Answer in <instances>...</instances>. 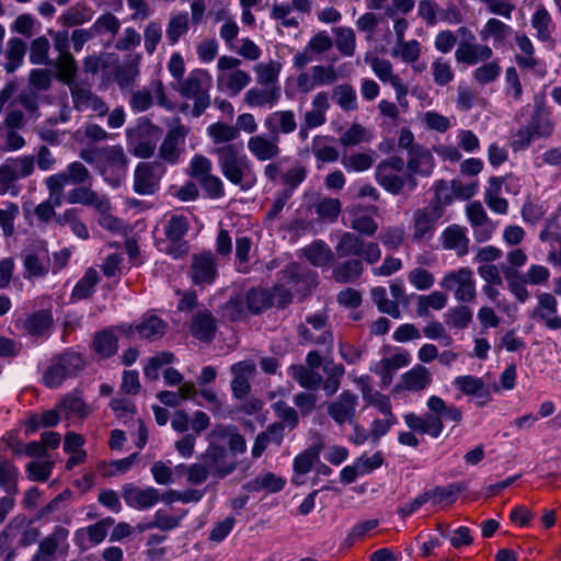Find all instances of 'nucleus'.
<instances>
[{"label": "nucleus", "instance_id": "20", "mask_svg": "<svg viewBox=\"0 0 561 561\" xmlns=\"http://www.w3.org/2000/svg\"><path fill=\"white\" fill-rule=\"evenodd\" d=\"M357 404L358 397L355 393L345 390L336 398V400L328 405V414L339 425L346 422L352 423L355 417Z\"/></svg>", "mask_w": 561, "mask_h": 561}, {"label": "nucleus", "instance_id": "21", "mask_svg": "<svg viewBox=\"0 0 561 561\" xmlns=\"http://www.w3.org/2000/svg\"><path fill=\"white\" fill-rule=\"evenodd\" d=\"M92 179L88 168L79 162H71L65 172L53 174L46 181L53 186H59V192L64 195V188L67 184L81 185L90 182Z\"/></svg>", "mask_w": 561, "mask_h": 561}, {"label": "nucleus", "instance_id": "9", "mask_svg": "<svg viewBox=\"0 0 561 561\" xmlns=\"http://www.w3.org/2000/svg\"><path fill=\"white\" fill-rule=\"evenodd\" d=\"M190 228L188 219L183 215H172L164 226V234L168 240V245L164 252L174 257L180 259L185 256L190 247L187 241L184 240Z\"/></svg>", "mask_w": 561, "mask_h": 561}, {"label": "nucleus", "instance_id": "38", "mask_svg": "<svg viewBox=\"0 0 561 561\" xmlns=\"http://www.w3.org/2000/svg\"><path fill=\"white\" fill-rule=\"evenodd\" d=\"M167 323L154 314L144 316L141 321L136 324V332L140 339L158 340L164 335Z\"/></svg>", "mask_w": 561, "mask_h": 561}, {"label": "nucleus", "instance_id": "7", "mask_svg": "<svg viewBox=\"0 0 561 561\" xmlns=\"http://www.w3.org/2000/svg\"><path fill=\"white\" fill-rule=\"evenodd\" d=\"M207 448L201 455V460H204L211 477L224 479L230 476L238 467L236 457L229 454L225 445L209 439V435H207Z\"/></svg>", "mask_w": 561, "mask_h": 561}, {"label": "nucleus", "instance_id": "52", "mask_svg": "<svg viewBox=\"0 0 561 561\" xmlns=\"http://www.w3.org/2000/svg\"><path fill=\"white\" fill-rule=\"evenodd\" d=\"M512 32L513 30L510 25H506L502 21L492 18L485 23L480 34L483 39L493 37L495 43H503L505 38L512 34Z\"/></svg>", "mask_w": 561, "mask_h": 561}, {"label": "nucleus", "instance_id": "1", "mask_svg": "<svg viewBox=\"0 0 561 561\" xmlns=\"http://www.w3.org/2000/svg\"><path fill=\"white\" fill-rule=\"evenodd\" d=\"M208 135L215 144H226L213 149L218 157V164L224 176L241 191H249L256 184V176L245 157L240 156L236 145L227 144L238 138L239 131L234 126L225 123L211 124Z\"/></svg>", "mask_w": 561, "mask_h": 561}, {"label": "nucleus", "instance_id": "47", "mask_svg": "<svg viewBox=\"0 0 561 561\" xmlns=\"http://www.w3.org/2000/svg\"><path fill=\"white\" fill-rule=\"evenodd\" d=\"M304 255L313 266H325L333 256L329 245L322 240L314 241L304 249Z\"/></svg>", "mask_w": 561, "mask_h": 561}, {"label": "nucleus", "instance_id": "2", "mask_svg": "<svg viewBox=\"0 0 561 561\" xmlns=\"http://www.w3.org/2000/svg\"><path fill=\"white\" fill-rule=\"evenodd\" d=\"M211 87V77L204 69H194L187 77L178 82L175 88L185 99L194 101L192 114L195 117L201 116L210 104L209 89Z\"/></svg>", "mask_w": 561, "mask_h": 561}, {"label": "nucleus", "instance_id": "42", "mask_svg": "<svg viewBox=\"0 0 561 561\" xmlns=\"http://www.w3.org/2000/svg\"><path fill=\"white\" fill-rule=\"evenodd\" d=\"M92 347L102 358L113 356L118 348L117 337L115 336L113 329L111 328L95 333Z\"/></svg>", "mask_w": 561, "mask_h": 561}, {"label": "nucleus", "instance_id": "51", "mask_svg": "<svg viewBox=\"0 0 561 561\" xmlns=\"http://www.w3.org/2000/svg\"><path fill=\"white\" fill-rule=\"evenodd\" d=\"M531 26L536 30L539 41L548 42L551 38L552 19L545 8L536 10L533 14Z\"/></svg>", "mask_w": 561, "mask_h": 561}, {"label": "nucleus", "instance_id": "22", "mask_svg": "<svg viewBox=\"0 0 561 561\" xmlns=\"http://www.w3.org/2000/svg\"><path fill=\"white\" fill-rule=\"evenodd\" d=\"M558 301L556 297L548 293L538 296V305L531 311L530 317L545 323L550 330L561 329V317L557 314Z\"/></svg>", "mask_w": 561, "mask_h": 561}, {"label": "nucleus", "instance_id": "36", "mask_svg": "<svg viewBox=\"0 0 561 561\" xmlns=\"http://www.w3.org/2000/svg\"><path fill=\"white\" fill-rule=\"evenodd\" d=\"M24 266L28 276L39 277L48 273L49 256L44 248L25 254Z\"/></svg>", "mask_w": 561, "mask_h": 561}, {"label": "nucleus", "instance_id": "13", "mask_svg": "<svg viewBox=\"0 0 561 561\" xmlns=\"http://www.w3.org/2000/svg\"><path fill=\"white\" fill-rule=\"evenodd\" d=\"M440 286L447 290H451L457 286L455 296L459 301L469 302L476 297L472 272L468 267H461L456 272L446 274L440 282Z\"/></svg>", "mask_w": 561, "mask_h": 561}, {"label": "nucleus", "instance_id": "28", "mask_svg": "<svg viewBox=\"0 0 561 561\" xmlns=\"http://www.w3.org/2000/svg\"><path fill=\"white\" fill-rule=\"evenodd\" d=\"M362 259L346 257L335 264L332 268V278L339 284H354L359 280L364 273Z\"/></svg>", "mask_w": 561, "mask_h": 561}, {"label": "nucleus", "instance_id": "32", "mask_svg": "<svg viewBox=\"0 0 561 561\" xmlns=\"http://www.w3.org/2000/svg\"><path fill=\"white\" fill-rule=\"evenodd\" d=\"M280 99L279 87L252 88L244 96V101L252 107H273Z\"/></svg>", "mask_w": 561, "mask_h": 561}, {"label": "nucleus", "instance_id": "17", "mask_svg": "<svg viewBox=\"0 0 561 561\" xmlns=\"http://www.w3.org/2000/svg\"><path fill=\"white\" fill-rule=\"evenodd\" d=\"M68 536L69 531L66 528L57 526L51 534L39 541L36 554L43 561H55L57 553H67Z\"/></svg>", "mask_w": 561, "mask_h": 561}, {"label": "nucleus", "instance_id": "5", "mask_svg": "<svg viewBox=\"0 0 561 561\" xmlns=\"http://www.w3.org/2000/svg\"><path fill=\"white\" fill-rule=\"evenodd\" d=\"M444 215V206L439 197L427 205L416 208L412 214V241H428L435 232V226Z\"/></svg>", "mask_w": 561, "mask_h": 561}, {"label": "nucleus", "instance_id": "37", "mask_svg": "<svg viewBox=\"0 0 561 561\" xmlns=\"http://www.w3.org/2000/svg\"><path fill=\"white\" fill-rule=\"evenodd\" d=\"M388 170L376 169L375 176L377 183L388 193L398 195L407 186L409 188L408 173L405 176Z\"/></svg>", "mask_w": 561, "mask_h": 561}, {"label": "nucleus", "instance_id": "33", "mask_svg": "<svg viewBox=\"0 0 561 561\" xmlns=\"http://www.w3.org/2000/svg\"><path fill=\"white\" fill-rule=\"evenodd\" d=\"M27 50L26 43L20 37H12L7 42L3 68L8 73L14 72L23 64Z\"/></svg>", "mask_w": 561, "mask_h": 561}, {"label": "nucleus", "instance_id": "15", "mask_svg": "<svg viewBox=\"0 0 561 561\" xmlns=\"http://www.w3.org/2000/svg\"><path fill=\"white\" fill-rule=\"evenodd\" d=\"M69 90L76 110L80 112L90 110L100 116H104L107 113L108 107L105 102L94 94L90 88L81 83H75L70 84Z\"/></svg>", "mask_w": 561, "mask_h": 561}, {"label": "nucleus", "instance_id": "4", "mask_svg": "<svg viewBox=\"0 0 561 561\" xmlns=\"http://www.w3.org/2000/svg\"><path fill=\"white\" fill-rule=\"evenodd\" d=\"M339 259L357 257L367 264H375L381 257V249L377 242L366 241L354 232H344L335 245Z\"/></svg>", "mask_w": 561, "mask_h": 561}, {"label": "nucleus", "instance_id": "16", "mask_svg": "<svg viewBox=\"0 0 561 561\" xmlns=\"http://www.w3.org/2000/svg\"><path fill=\"white\" fill-rule=\"evenodd\" d=\"M230 371L233 375L231 390L234 398L245 399L251 390L250 380L256 374L255 363L252 359L236 363L231 366Z\"/></svg>", "mask_w": 561, "mask_h": 561}, {"label": "nucleus", "instance_id": "25", "mask_svg": "<svg viewBox=\"0 0 561 561\" xmlns=\"http://www.w3.org/2000/svg\"><path fill=\"white\" fill-rule=\"evenodd\" d=\"M187 129L180 125L170 129L159 148V157L168 162L175 163L181 154L180 145L184 142Z\"/></svg>", "mask_w": 561, "mask_h": 561}, {"label": "nucleus", "instance_id": "61", "mask_svg": "<svg viewBox=\"0 0 561 561\" xmlns=\"http://www.w3.org/2000/svg\"><path fill=\"white\" fill-rule=\"evenodd\" d=\"M49 41L45 36L33 39L30 47V61L33 65H49Z\"/></svg>", "mask_w": 561, "mask_h": 561}, {"label": "nucleus", "instance_id": "63", "mask_svg": "<svg viewBox=\"0 0 561 561\" xmlns=\"http://www.w3.org/2000/svg\"><path fill=\"white\" fill-rule=\"evenodd\" d=\"M188 31L187 13H181L170 19L167 27V38L174 45L179 38Z\"/></svg>", "mask_w": 561, "mask_h": 561}, {"label": "nucleus", "instance_id": "40", "mask_svg": "<svg viewBox=\"0 0 561 561\" xmlns=\"http://www.w3.org/2000/svg\"><path fill=\"white\" fill-rule=\"evenodd\" d=\"M45 185L49 192V197L47 201L37 205L34 213L39 220L47 222L55 216V207L62 204L64 195L59 192V186H53L46 180Z\"/></svg>", "mask_w": 561, "mask_h": 561}, {"label": "nucleus", "instance_id": "30", "mask_svg": "<svg viewBox=\"0 0 561 561\" xmlns=\"http://www.w3.org/2000/svg\"><path fill=\"white\" fill-rule=\"evenodd\" d=\"M492 55L493 51L489 46L474 45L465 41H461L455 53L456 60L466 65H476L479 61L489 60Z\"/></svg>", "mask_w": 561, "mask_h": 561}, {"label": "nucleus", "instance_id": "59", "mask_svg": "<svg viewBox=\"0 0 561 561\" xmlns=\"http://www.w3.org/2000/svg\"><path fill=\"white\" fill-rule=\"evenodd\" d=\"M280 65L274 61L257 64L254 70L257 75V83L263 87H278L276 84Z\"/></svg>", "mask_w": 561, "mask_h": 561}, {"label": "nucleus", "instance_id": "8", "mask_svg": "<svg viewBox=\"0 0 561 561\" xmlns=\"http://www.w3.org/2000/svg\"><path fill=\"white\" fill-rule=\"evenodd\" d=\"M164 173L165 167L161 162H139L134 171V191L144 196L156 194L160 188Z\"/></svg>", "mask_w": 561, "mask_h": 561}, {"label": "nucleus", "instance_id": "48", "mask_svg": "<svg viewBox=\"0 0 561 561\" xmlns=\"http://www.w3.org/2000/svg\"><path fill=\"white\" fill-rule=\"evenodd\" d=\"M51 324V316L48 312L41 310L28 316L25 319L23 327L28 334L41 336L45 334Z\"/></svg>", "mask_w": 561, "mask_h": 561}, {"label": "nucleus", "instance_id": "11", "mask_svg": "<svg viewBox=\"0 0 561 561\" xmlns=\"http://www.w3.org/2000/svg\"><path fill=\"white\" fill-rule=\"evenodd\" d=\"M306 323L311 327H307L306 324H299L297 328V333L300 339V344L305 343H314L317 345H324L328 347H332L333 345V334L328 329V317L322 313H317L307 317Z\"/></svg>", "mask_w": 561, "mask_h": 561}, {"label": "nucleus", "instance_id": "29", "mask_svg": "<svg viewBox=\"0 0 561 561\" xmlns=\"http://www.w3.org/2000/svg\"><path fill=\"white\" fill-rule=\"evenodd\" d=\"M442 244L445 250L455 251L457 256H465L469 251V239L466 234V228L451 225L442 233Z\"/></svg>", "mask_w": 561, "mask_h": 561}, {"label": "nucleus", "instance_id": "41", "mask_svg": "<svg viewBox=\"0 0 561 561\" xmlns=\"http://www.w3.org/2000/svg\"><path fill=\"white\" fill-rule=\"evenodd\" d=\"M289 375L294 380H296L300 387L308 390H317L322 382V376L301 365V364H293L288 368Z\"/></svg>", "mask_w": 561, "mask_h": 561}, {"label": "nucleus", "instance_id": "26", "mask_svg": "<svg viewBox=\"0 0 561 561\" xmlns=\"http://www.w3.org/2000/svg\"><path fill=\"white\" fill-rule=\"evenodd\" d=\"M67 202L69 204H81L94 207L98 211L110 210V202L106 197L99 195L90 186L84 184L78 185L68 194Z\"/></svg>", "mask_w": 561, "mask_h": 561}, {"label": "nucleus", "instance_id": "34", "mask_svg": "<svg viewBox=\"0 0 561 561\" xmlns=\"http://www.w3.org/2000/svg\"><path fill=\"white\" fill-rule=\"evenodd\" d=\"M402 388L409 391H422L432 382L430 370L423 365H415L401 377Z\"/></svg>", "mask_w": 561, "mask_h": 561}, {"label": "nucleus", "instance_id": "23", "mask_svg": "<svg viewBox=\"0 0 561 561\" xmlns=\"http://www.w3.org/2000/svg\"><path fill=\"white\" fill-rule=\"evenodd\" d=\"M217 275L216 261L210 252L192 256L191 276L196 285L211 284Z\"/></svg>", "mask_w": 561, "mask_h": 561}, {"label": "nucleus", "instance_id": "19", "mask_svg": "<svg viewBox=\"0 0 561 561\" xmlns=\"http://www.w3.org/2000/svg\"><path fill=\"white\" fill-rule=\"evenodd\" d=\"M208 435L209 439H215L219 445L227 443V450L234 457L247 451V440L234 425H215Z\"/></svg>", "mask_w": 561, "mask_h": 561}, {"label": "nucleus", "instance_id": "53", "mask_svg": "<svg viewBox=\"0 0 561 561\" xmlns=\"http://www.w3.org/2000/svg\"><path fill=\"white\" fill-rule=\"evenodd\" d=\"M103 156L107 167L124 174L128 165V157L121 146H111L103 149Z\"/></svg>", "mask_w": 561, "mask_h": 561}, {"label": "nucleus", "instance_id": "18", "mask_svg": "<svg viewBox=\"0 0 561 561\" xmlns=\"http://www.w3.org/2000/svg\"><path fill=\"white\" fill-rule=\"evenodd\" d=\"M122 497L129 507L147 510L159 501L160 494L152 486L140 489L133 483H126L122 486Z\"/></svg>", "mask_w": 561, "mask_h": 561}, {"label": "nucleus", "instance_id": "56", "mask_svg": "<svg viewBox=\"0 0 561 561\" xmlns=\"http://www.w3.org/2000/svg\"><path fill=\"white\" fill-rule=\"evenodd\" d=\"M100 277L98 272L90 267L84 276L77 283L72 290V296L78 299H85L88 298L92 293L94 286L99 283Z\"/></svg>", "mask_w": 561, "mask_h": 561}, {"label": "nucleus", "instance_id": "50", "mask_svg": "<svg viewBox=\"0 0 561 561\" xmlns=\"http://www.w3.org/2000/svg\"><path fill=\"white\" fill-rule=\"evenodd\" d=\"M447 304V296L442 291H433L427 296L417 297L416 314L419 317H427L430 308L442 310Z\"/></svg>", "mask_w": 561, "mask_h": 561}, {"label": "nucleus", "instance_id": "64", "mask_svg": "<svg viewBox=\"0 0 561 561\" xmlns=\"http://www.w3.org/2000/svg\"><path fill=\"white\" fill-rule=\"evenodd\" d=\"M341 162L347 171L363 172L371 168L374 159L368 153L356 152L350 156H343Z\"/></svg>", "mask_w": 561, "mask_h": 561}, {"label": "nucleus", "instance_id": "62", "mask_svg": "<svg viewBox=\"0 0 561 561\" xmlns=\"http://www.w3.org/2000/svg\"><path fill=\"white\" fill-rule=\"evenodd\" d=\"M174 360V355L170 352H161L148 359L144 368V375L149 380H157L159 378V370L163 365L170 364Z\"/></svg>", "mask_w": 561, "mask_h": 561}, {"label": "nucleus", "instance_id": "60", "mask_svg": "<svg viewBox=\"0 0 561 561\" xmlns=\"http://www.w3.org/2000/svg\"><path fill=\"white\" fill-rule=\"evenodd\" d=\"M218 81H226L229 91L236 95L250 83L251 77L245 71L236 69L228 75H219Z\"/></svg>", "mask_w": 561, "mask_h": 561}, {"label": "nucleus", "instance_id": "44", "mask_svg": "<svg viewBox=\"0 0 561 561\" xmlns=\"http://www.w3.org/2000/svg\"><path fill=\"white\" fill-rule=\"evenodd\" d=\"M285 481L272 472L257 476L255 479L248 481L243 489L248 492H260L266 490L268 492H278L284 488Z\"/></svg>", "mask_w": 561, "mask_h": 561}, {"label": "nucleus", "instance_id": "49", "mask_svg": "<svg viewBox=\"0 0 561 561\" xmlns=\"http://www.w3.org/2000/svg\"><path fill=\"white\" fill-rule=\"evenodd\" d=\"M332 99L343 111L357 108L356 92L348 83L335 85L332 90Z\"/></svg>", "mask_w": 561, "mask_h": 561}, {"label": "nucleus", "instance_id": "45", "mask_svg": "<svg viewBox=\"0 0 561 561\" xmlns=\"http://www.w3.org/2000/svg\"><path fill=\"white\" fill-rule=\"evenodd\" d=\"M57 409L67 419L73 416L83 419L89 414V409L85 402L80 396H78V393H69L65 396L57 404Z\"/></svg>", "mask_w": 561, "mask_h": 561}, {"label": "nucleus", "instance_id": "35", "mask_svg": "<svg viewBox=\"0 0 561 561\" xmlns=\"http://www.w3.org/2000/svg\"><path fill=\"white\" fill-rule=\"evenodd\" d=\"M455 386L466 396H477L484 398L483 401L478 402V405L482 407L490 397L489 390L482 379L474 376H460L454 380Z\"/></svg>", "mask_w": 561, "mask_h": 561}, {"label": "nucleus", "instance_id": "54", "mask_svg": "<svg viewBox=\"0 0 561 561\" xmlns=\"http://www.w3.org/2000/svg\"><path fill=\"white\" fill-rule=\"evenodd\" d=\"M335 46L343 56H353L355 53V33L350 27L334 28Z\"/></svg>", "mask_w": 561, "mask_h": 561}, {"label": "nucleus", "instance_id": "55", "mask_svg": "<svg viewBox=\"0 0 561 561\" xmlns=\"http://www.w3.org/2000/svg\"><path fill=\"white\" fill-rule=\"evenodd\" d=\"M121 28V22L113 13H105L98 18L91 26L94 35L111 34L115 36Z\"/></svg>", "mask_w": 561, "mask_h": 561}, {"label": "nucleus", "instance_id": "57", "mask_svg": "<svg viewBox=\"0 0 561 561\" xmlns=\"http://www.w3.org/2000/svg\"><path fill=\"white\" fill-rule=\"evenodd\" d=\"M56 68L58 69L60 81L68 84V87L76 83L73 80L77 75L78 67L71 54L59 56L56 62Z\"/></svg>", "mask_w": 561, "mask_h": 561}, {"label": "nucleus", "instance_id": "12", "mask_svg": "<svg viewBox=\"0 0 561 561\" xmlns=\"http://www.w3.org/2000/svg\"><path fill=\"white\" fill-rule=\"evenodd\" d=\"M434 168V158L431 151L424 147L414 148L408 153L407 170L409 190L413 191L417 186L416 175L430 176Z\"/></svg>", "mask_w": 561, "mask_h": 561}, {"label": "nucleus", "instance_id": "31", "mask_svg": "<svg viewBox=\"0 0 561 561\" xmlns=\"http://www.w3.org/2000/svg\"><path fill=\"white\" fill-rule=\"evenodd\" d=\"M140 56H134L116 67L114 80L122 91L131 90L139 75Z\"/></svg>", "mask_w": 561, "mask_h": 561}, {"label": "nucleus", "instance_id": "14", "mask_svg": "<svg viewBox=\"0 0 561 561\" xmlns=\"http://www.w3.org/2000/svg\"><path fill=\"white\" fill-rule=\"evenodd\" d=\"M279 135H254L248 139L247 147L249 152L257 161H273L280 156Z\"/></svg>", "mask_w": 561, "mask_h": 561}, {"label": "nucleus", "instance_id": "46", "mask_svg": "<svg viewBox=\"0 0 561 561\" xmlns=\"http://www.w3.org/2000/svg\"><path fill=\"white\" fill-rule=\"evenodd\" d=\"M320 449L319 446H311L295 458L294 470L296 477H294L293 482L296 484L302 483L298 480V476H304L311 470L313 463L319 459Z\"/></svg>", "mask_w": 561, "mask_h": 561}, {"label": "nucleus", "instance_id": "10", "mask_svg": "<svg viewBox=\"0 0 561 561\" xmlns=\"http://www.w3.org/2000/svg\"><path fill=\"white\" fill-rule=\"evenodd\" d=\"M244 304L247 305L248 310L252 313L257 314L262 312L271 307L270 290L252 288L247 293L244 300L241 297L231 298L225 307L226 312L231 320L236 321L241 318L244 310Z\"/></svg>", "mask_w": 561, "mask_h": 561}, {"label": "nucleus", "instance_id": "6", "mask_svg": "<svg viewBox=\"0 0 561 561\" xmlns=\"http://www.w3.org/2000/svg\"><path fill=\"white\" fill-rule=\"evenodd\" d=\"M83 367L84 360L81 354L66 351L53 358L43 376L44 383L49 388L58 387L65 379L76 376Z\"/></svg>", "mask_w": 561, "mask_h": 561}, {"label": "nucleus", "instance_id": "24", "mask_svg": "<svg viewBox=\"0 0 561 561\" xmlns=\"http://www.w3.org/2000/svg\"><path fill=\"white\" fill-rule=\"evenodd\" d=\"M407 425L415 432L427 434L437 438L444 428V423L440 416L425 413L424 415H416L415 413H408L404 416Z\"/></svg>", "mask_w": 561, "mask_h": 561}, {"label": "nucleus", "instance_id": "58", "mask_svg": "<svg viewBox=\"0 0 561 561\" xmlns=\"http://www.w3.org/2000/svg\"><path fill=\"white\" fill-rule=\"evenodd\" d=\"M272 409L280 420L279 423L284 424V427H288L290 431L297 427L299 423V414L293 407H289L285 401L279 400L273 403Z\"/></svg>", "mask_w": 561, "mask_h": 561}, {"label": "nucleus", "instance_id": "43", "mask_svg": "<svg viewBox=\"0 0 561 561\" xmlns=\"http://www.w3.org/2000/svg\"><path fill=\"white\" fill-rule=\"evenodd\" d=\"M312 208L320 220L334 222L342 211V203L339 198L320 197L313 203Z\"/></svg>", "mask_w": 561, "mask_h": 561}, {"label": "nucleus", "instance_id": "3", "mask_svg": "<svg viewBox=\"0 0 561 561\" xmlns=\"http://www.w3.org/2000/svg\"><path fill=\"white\" fill-rule=\"evenodd\" d=\"M161 133L149 119L140 118L135 127L126 130L128 151L140 159L151 158Z\"/></svg>", "mask_w": 561, "mask_h": 561}, {"label": "nucleus", "instance_id": "27", "mask_svg": "<svg viewBox=\"0 0 561 561\" xmlns=\"http://www.w3.org/2000/svg\"><path fill=\"white\" fill-rule=\"evenodd\" d=\"M215 317L207 309L196 312L191 320V333L201 342H210L216 335Z\"/></svg>", "mask_w": 561, "mask_h": 561}, {"label": "nucleus", "instance_id": "39", "mask_svg": "<svg viewBox=\"0 0 561 561\" xmlns=\"http://www.w3.org/2000/svg\"><path fill=\"white\" fill-rule=\"evenodd\" d=\"M465 490L466 485L462 483H450L446 486H436L425 491V496L433 504H453Z\"/></svg>", "mask_w": 561, "mask_h": 561}]
</instances>
